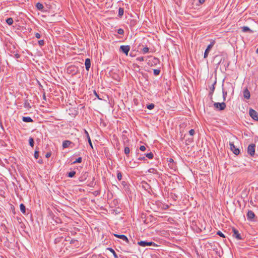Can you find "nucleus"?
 <instances>
[{"label": "nucleus", "mask_w": 258, "mask_h": 258, "mask_svg": "<svg viewBox=\"0 0 258 258\" xmlns=\"http://www.w3.org/2000/svg\"><path fill=\"white\" fill-rule=\"evenodd\" d=\"M215 43V41L214 40H211L210 44L207 46V48L206 49L204 54V58H206L208 57L209 52L212 49V48L213 47Z\"/></svg>", "instance_id": "obj_1"}, {"label": "nucleus", "mask_w": 258, "mask_h": 258, "mask_svg": "<svg viewBox=\"0 0 258 258\" xmlns=\"http://www.w3.org/2000/svg\"><path fill=\"white\" fill-rule=\"evenodd\" d=\"M138 244L142 247H146L147 246H157L154 242L152 241H140L138 242Z\"/></svg>", "instance_id": "obj_2"}, {"label": "nucleus", "mask_w": 258, "mask_h": 258, "mask_svg": "<svg viewBox=\"0 0 258 258\" xmlns=\"http://www.w3.org/2000/svg\"><path fill=\"white\" fill-rule=\"evenodd\" d=\"M255 145L253 144H250L247 148V153L251 157H253L255 154Z\"/></svg>", "instance_id": "obj_3"}, {"label": "nucleus", "mask_w": 258, "mask_h": 258, "mask_svg": "<svg viewBox=\"0 0 258 258\" xmlns=\"http://www.w3.org/2000/svg\"><path fill=\"white\" fill-rule=\"evenodd\" d=\"M232 231L233 237H235L237 240H242L243 239L240 233H239V231L236 229L233 228Z\"/></svg>", "instance_id": "obj_4"}, {"label": "nucleus", "mask_w": 258, "mask_h": 258, "mask_svg": "<svg viewBox=\"0 0 258 258\" xmlns=\"http://www.w3.org/2000/svg\"><path fill=\"white\" fill-rule=\"evenodd\" d=\"M250 116L254 120L258 121V113L252 108H250L249 111Z\"/></svg>", "instance_id": "obj_5"}, {"label": "nucleus", "mask_w": 258, "mask_h": 258, "mask_svg": "<svg viewBox=\"0 0 258 258\" xmlns=\"http://www.w3.org/2000/svg\"><path fill=\"white\" fill-rule=\"evenodd\" d=\"M214 106L215 108L218 109L219 110H223L225 109L226 105L224 102H216L214 103Z\"/></svg>", "instance_id": "obj_6"}, {"label": "nucleus", "mask_w": 258, "mask_h": 258, "mask_svg": "<svg viewBox=\"0 0 258 258\" xmlns=\"http://www.w3.org/2000/svg\"><path fill=\"white\" fill-rule=\"evenodd\" d=\"M130 50V45H121L119 47V51L123 53H124L126 55H128V53Z\"/></svg>", "instance_id": "obj_7"}, {"label": "nucleus", "mask_w": 258, "mask_h": 258, "mask_svg": "<svg viewBox=\"0 0 258 258\" xmlns=\"http://www.w3.org/2000/svg\"><path fill=\"white\" fill-rule=\"evenodd\" d=\"M229 146H230V148L231 150L233 152V153L234 154H235L236 155H238L239 154L240 150H239V149L237 148L235 146V145L233 142H230Z\"/></svg>", "instance_id": "obj_8"}, {"label": "nucleus", "mask_w": 258, "mask_h": 258, "mask_svg": "<svg viewBox=\"0 0 258 258\" xmlns=\"http://www.w3.org/2000/svg\"><path fill=\"white\" fill-rule=\"evenodd\" d=\"M246 216L247 220L250 221H253L254 218L255 217L254 212L251 210L248 211Z\"/></svg>", "instance_id": "obj_9"}, {"label": "nucleus", "mask_w": 258, "mask_h": 258, "mask_svg": "<svg viewBox=\"0 0 258 258\" xmlns=\"http://www.w3.org/2000/svg\"><path fill=\"white\" fill-rule=\"evenodd\" d=\"M74 145V144L73 142H72L71 141H70L69 140H65L62 142V148L64 149V148H68L69 147L73 148Z\"/></svg>", "instance_id": "obj_10"}, {"label": "nucleus", "mask_w": 258, "mask_h": 258, "mask_svg": "<svg viewBox=\"0 0 258 258\" xmlns=\"http://www.w3.org/2000/svg\"><path fill=\"white\" fill-rule=\"evenodd\" d=\"M36 7L38 10L43 12H46V10L45 9L43 4L41 3H37L36 5Z\"/></svg>", "instance_id": "obj_11"}, {"label": "nucleus", "mask_w": 258, "mask_h": 258, "mask_svg": "<svg viewBox=\"0 0 258 258\" xmlns=\"http://www.w3.org/2000/svg\"><path fill=\"white\" fill-rule=\"evenodd\" d=\"M114 236L116 237H117L118 238L122 239L123 241H125L127 243L129 242V240H128L127 237L124 235L114 234Z\"/></svg>", "instance_id": "obj_12"}, {"label": "nucleus", "mask_w": 258, "mask_h": 258, "mask_svg": "<svg viewBox=\"0 0 258 258\" xmlns=\"http://www.w3.org/2000/svg\"><path fill=\"white\" fill-rule=\"evenodd\" d=\"M243 96L246 99H249L250 97V93L247 88H245L243 92Z\"/></svg>", "instance_id": "obj_13"}, {"label": "nucleus", "mask_w": 258, "mask_h": 258, "mask_svg": "<svg viewBox=\"0 0 258 258\" xmlns=\"http://www.w3.org/2000/svg\"><path fill=\"white\" fill-rule=\"evenodd\" d=\"M84 133H85V134L86 135V136L87 137V139L88 140V143H89V144L90 146L91 147V148L92 149H93V145H92V143L91 142V139H90V137L89 136L88 132L85 129H84Z\"/></svg>", "instance_id": "obj_14"}, {"label": "nucleus", "mask_w": 258, "mask_h": 258, "mask_svg": "<svg viewBox=\"0 0 258 258\" xmlns=\"http://www.w3.org/2000/svg\"><path fill=\"white\" fill-rule=\"evenodd\" d=\"M85 68L87 71H89L91 66V60L90 58H86L85 62Z\"/></svg>", "instance_id": "obj_15"}, {"label": "nucleus", "mask_w": 258, "mask_h": 258, "mask_svg": "<svg viewBox=\"0 0 258 258\" xmlns=\"http://www.w3.org/2000/svg\"><path fill=\"white\" fill-rule=\"evenodd\" d=\"M22 120L25 122H32L33 120L29 116H23L22 117Z\"/></svg>", "instance_id": "obj_16"}, {"label": "nucleus", "mask_w": 258, "mask_h": 258, "mask_svg": "<svg viewBox=\"0 0 258 258\" xmlns=\"http://www.w3.org/2000/svg\"><path fill=\"white\" fill-rule=\"evenodd\" d=\"M241 29L243 32H249L250 33H253V31L250 29L247 26H243L241 27Z\"/></svg>", "instance_id": "obj_17"}, {"label": "nucleus", "mask_w": 258, "mask_h": 258, "mask_svg": "<svg viewBox=\"0 0 258 258\" xmlns=\"http://www.w3.org/2000/svg\"><path fill=\"white\" fill-rule=\"evenodd\" d=\"M130 153V149L128 146H125L124 148V153L125 154L126 157H129Z\"/></svg>", "instance_id": "obj_18"}, {"label": "nucleus", "mask_w": 258, "mask_h": 258, "mask_svg": "<svg viewBox=\"0 0 258 258\" xmlns=\"http://www.w3.org/2000/svg\"><path fill=\"white\" fill-rule=\"evenodd\" d=\"M139 17H137V19L131 20L130 22V26H135L136 25V24L137 23V22L138 21H139Z\"/></svg>", "instance_id": "obj_19"}, {"label": "nucleus", "mask_w": 258, "mask_h": 258, "mask_svg": "<svg viewBox=\"0 0 258 258\" xmlns=\"http://www.w3.org/2000/svg\"><path fill=\"white\" fill-rule=\"evenodd\" d=\"M107 249L109 250L112 253V254H113L114 258H118V257L117 254L116 253L115 251L111 247H108L107 248Z\"/></svg>", "instance_id": "obj_20"}, {"label": "nucleus", "mask_w": 258, "mask_h": 258, "mask_svg": "<svg viewBox=\"0 0 258 258\" xmlns=\"http://www.w3.org/2000/svg\"><path fill=\"white\" fill-rule=\"evenodd\" d=\"M20 208L21 212L23 214H25L26 213V207L24 205V204H21L20 205Z\"/></svg>", "instance_id": "obj_21"}, {"label": "nucleus", "mask_w": 258, "mask_h": 258, "mask_svg": "<svg viewBox=\"0 0 258 258\" xmlns=\"http://www.w3.org/2000/svg\"><path fill=\"white\" fill-rule=\"evenodd\" d=\"M29 144L31 147H33L34 145V140L32 137H30L29 139Z\"/></svg>", "instance_id": "obj_22"}, {"label": "nucleus", "mask_w": 258, "mask_h": 258, "mask_svg": "<svg viewBox=\"0 0 258 258\" xmlns=\"http://www.w3.org/2000/svg\"><path fill=\"white\" fill-rule=\"evenodd\" d=\"M24 107L28 109L31 108V106L27 100H25Z\"/></svg>", "instance_id": "obj_23"}, {"label": "nucleus", "mask_w": 258, "mask_h": 258, "mask_svg": "<svg viewBox=\"0 0 258 258\" xmlns=\"http://www.w3.org/2000/svg\"><path fill=\"white\" fill-rule=\"evenodd\" d=\"M149 173H153V174H158V171L154 168H150L148 171Z\"/></svg>", "instance_id": "obj_24"}, {"label": "nucleus", "mask_w": 258, "mask_h": 258, "mask_svg": "<svg viewBox=\"0 0 258 258\" xmlns=\"http://www.w3.org/2000/svg\"><path fill=\"white\" fill-rule=\"evenodd\" d=\"M6 21L9 25H11L13 23L14 20L12 17H9Z\"/></svg>", "instance_id": "obj_25"}, {"label": "nucleus", "mask_w": 258, "mask_h": 258, "mask_svg": "<svg viewBox=\"0 0 258 258\" xmlns=\"http://www.w3.org/2000/svg\"><path fill=\"white\" fill-rule=\"evenodd\" d=\"M121 184L125 189L128 188L129 185L127 182L125 181H122L121 182Z\"/></svg>", "instance_id": "obj_26"}, {"label": "nucleus", "mask_w": 258, "mask_h": 258, "mask_svg": "<svg viewBox=\"0 0 258 258\" xmlns=\"http://www.w3.org/2000/svg\"><path fill=\"white\" fill-rule=\"evenodd\" d=\"M145 155L146 156V157L150 159H152L154 158V154L152 152L145 154Z\"/></svg>", "instance_id": "obj_27"}, {"label": "nucleus", "mask_w": 258, "mask_h": 258, "mask_svg": "<svg viewBox=\"0 0 258 258\" xmlns=\"http://www.w3.org/2000/svg\"><path fill=\"white\" fill-rule=\"evenodd\" d=\"M37 149H38V148L36 147V149L34 152V158L35 159H38L39 156V151Z\"/></svg>", "instance_id": "obj_28"}, {"label": "nucleus", "mask_w": 258, "mask_h": 258, "mask_svg": "<svg viewBox=\"0 0 258 258\" xmlns=\"http://www.w3.org/2000/svg\"><path fill=\"white\" fill-rule=\"evenodd\" d=\"M117 178L119 181L121 180L122 179V173L119 170L117 171Z\"/></svg>", "instance_id": "obj_29"}, {"label": "nucleus", "mask_w": 258, "mask_h": 258, "mask_svg": "<svg viewBox=\"0 0 258 258\" xmlns=\"http://www.w3.org/2000/svg\"><path fill=\"white\" fill-rule=\"evenodd\" d=\"M168 166L171 169H172L174 170H176V164L174 163V162H173V163H168Z\"/></svg>", "instance_id": "obj_30"}, {"label": "nucleus", "mask_w": 258, "mask_h": 258, "mask_svg": "<svg viewBox=\"0 0 258 258\" xmlns=\"http://www.w3.org/2000/svg\"><path fill=\"white\" fill-rule=\"evenodd\" d=\"M76 174V172L75 171H72L68 173V177H73Z\"/></svg>", "instance_id": "obj_31"}, {"label": "nucleus", "mask_w": 258, "mask_h": 258, "mask_svg": "<svg viewBox=\"0 0 258 258\" xmlns=\"http://www.w3.org/2000/svg\"><path fill=\"white\" fill-rule=\"evenodd\" d=\"M130 163L132 165L131 166L132 168H135V167H137L139 164V163L138 162H136V161H134L133 162V163H132V161H131Z\"/></svg>", "instance_id": "obj_32"}, {"label": "nucleus", "mask_w": 258, "mask_h": 258, "mask_svg": "<svg viewBox=\"0 0 258 258\" xmlns=\"http://www.w3.org/2000/svg\"><path fill=\"white\" fill-rule=\"evenodd\" d=\"M124 14V9L119 8L118 9V16H122Z\"/></svg>", "instance_id": "obj_33"}, {"label": "nucleus", "mask_w": 258, "mask_h": 258, "mask_svg": "<svg viewBox=\"0 0 258 258\" xmlns=\"http://www.w3.org/2000/svg\"><path fill=\"white\" fill-rule=\"evenodd\" d=\"M160 72H161V70L160 69H154L153 70V72H154V75L155 76H158L160 74Z\"/></svg>", "instance_id": "obj_34"}, {"label": "nucleus", "mask_w": 258, "mask_h": 258, "mask_svg": "<svg viewBox=\"0 0 258 258\" xmlns=\"http://www.w3.org/2000/svg\"><path fill=\"white\" fill-rule=\"evenodd\" d=\"M155 107V105L153 103H151L147 105V108L149 110L153 109Z\"/></svg>", "instance_id": "obj_35"}, {"label": "nucleus", "mask_w": 258, "mask_h": 258, "mask_svg": "<svg viewBox=\"0 0 258 258\" xmlns=\"http://www.w3.org/2000/svg\"><path fill=\"white\" fill-rule=\"evenodd\" d=\"M82 161V157H79L78 158H77L75 161H74L73 162V164H76V163H81Z\"/></svg>", "instance_id": "obj_36"}, {"label": "nucleus", "mask_w": 258, "mask_h": 258, "mask_svg": "<svg viewBox=\"0 0 258 258\" xmlns=\"http://www.w3.org/2000/svg\"><path fill=\"white\" fill-rule=\"evenodd\" d=\"M117 32L118 34H119L120 35H123L124 33V30L122 29L119 28V29L117 30Z\"/></svg>", "instance_id": "obj_37"}, {"label": "nucleus", "mask_w": 258, "mask_h": 258, "mask_svg": "<svg viewBox=\"0 0 258 258\" xmlns=\"http://www.w3.org/2000/svg\"><path fill=\"white\" fill-rule=\"evenodd\" d=\"M142 52L145 54L149 52V48L148 47H145L142 49Z\"/></svg>", "instance_id": "obj_38"}, {"label": "nucleus", "mask_w": 258, "mask_h": 258, "mask_svg": "<svg viewBox=\"0 0 258 258\" xmlns=\"http://www.w3.org/2000/svg\"><path fill=\"white\" fill-rule=\"evenodd\" d=\"M222 93H223V97L224 100H225L226 96L227 95V92L225 91V90L224 89H223Z\"/></svg>", "instance_id": "obj_39"}, {"label": "nucleus", "mask_w": 258, "mask_h": 258, "mask_svg": "<svg viewBox=\"0 0 258 258\" xmlns=\"http://www.w3.org/2000/svg\"><path fill=\"white\" fill-rule=\"evenodd\" d=\"M129 141H130L129 139L126 137H124L123 138V145H126V143H128Z\"/></svg>", "instance_id": "obj_40"}, {"label": "nucleus", "mask_w": 258, "mask_h": 258, "mask_svg": "<svg viewBox=\"0 0 258 258\" xmlns=\"http://www.w3.org/2000/svg\"><path fill=\"white\" fill-rule=\"evenodd\" d=\"M76 243H78V241L77 240L75 239H71V240H70V243L71 244H75V245H77Z\"/></svg>", "instance_id": "obj_41"}, {"label": "nucleus", "mask_w": 258, "mask_h": 258, "mask_svg": "<svg viewBox=\"0 0 258 258\" xmlns=\"http://www.w3.org/2000/svg\"><path fill=\"white\" fill-rule=\"evenodd\" d=\"M71 111H72V114L74 116H76L78 114V111L75 109H73Z\"/></svg>", "instance_id": "obj_42"}, {"label": "nucleus", "mask_w": 258, "mask_h": 258, "mask_svg": "<svg viewBox=\"0 0 258 258\" xmlns=\"http://www.w3.org/2000/svg\"><path fill=\"white\" fill-rule=\"evenodd\" d=\"M38 43L40 46H42L44 45V41L43 40H39Z\"/></svg>", "instance_id": "obj_43"}, {"label": "nucleus", "mask_w": 258, "mask_h": 258, "mask_svg": "<svg viewBox=\"0 0 258 258\" xmlns=\"http://www.w3.org/2000/svg\"><path fill=\"white\" fill-rule=\"evenodd\" d=\"M217 234L221 237H225L224 234L220 231H218L217 232Z\"/></svg>", "instance_id": "obj_44"}, {"label": "nucleus", "mask_w": 258, "mask_h": 258, "mask_svg": "<svg viewBox=\"0 0 258 258\" xmlns=\"http://www.w3.org/2000/svg\"><path fill=\"white\" fill-rule=\"evenodd\" d=\"M11 52H13V53H14V55H15V58H20V55L19 53H15V51H11Z\"/></svg>", "instance_id": "obj_45"}, {"label": "nucleus", "mask_w": 258, "mask_h": 258, "mask_svg": "<svg viewBox=\"0 0 258 258\" xmlns=\"http://www.w3.org/2000/svg\"><path fill=\"white\" fill-rule=\"evenodd\" d=\"M136 60L137 61H144V57H143V56H141V57H138L136 58Z\"/></svg>", "instance_id": "obj_46"}, {"label": "nucleus", "mask_w": 258, "mask_h": 258, "mask_svg": "<svg viewBox=\"0 0 258 258\" xmlns=\"http://www.w3.org/2000/svg\"><path fill=\"white\" fill-rule=\"evenodd\" d=\"M140 150L142 151H145L146 150V148L145 146H141Z\"/></svg>", "instance_id": "obj_47"}, {"label": "nucleus", "mask_w": 258, "mask_h": 258, "mask_svg": "<svg viewBox=\"0 0 258 258\" xmlns=\"http://www.w3.org/2000/svg\"><path fill=\"white\" fill-rule=\"evenodd\" d=\"M195 130L194 129H191L189 131V134L191 136H193L195 134Z\"/></svg>", "instance_id": "obj_48"}, {"label": "nucleus", "mask_w": 258, "mask_h": 258, "mask_svg": "<svg viewBox=\"0 0 258 258\" xmlns=\"http://www.w3.org/2000/svg\"><path fill=\"white\" fill-rule=\"evenodd\" d=\"M138 160H146V159L145 158V156H140L138 158Z\"/></svg>", "instance_id": "obj_49"}, {"label": "nucleus", "mask_w": 258, "mask_h": 258, "mask_svg": "<svg viewBox=\"0 0 258 258\" xmlns=\"http://www.w3.org/2000/svg\"><path fill=\"white\" fill-rule=\"evenodd\" d=\"M51 155V152H47L46 155H45V157L46 158H49Z\"/></svg>", "instance_id": "obj_50"}, {"label": "nucleus", "mask_w": 258, "mask_h": 258, "mask_svg": "<svg viewBox=\"0 0 258 258\" xmlns=\"http://www.w3.org/2000/svg\"><path fill=\"white\" fill-rule=\"evenodd\" d=\"M94 185H95V183H94V181L93 180L92 181H91L89 184H88V186H89L90 187H94Z\"/></svg>", "instance_id": "obj_51"}, {"label": "nucleus", "mask_w": 258, "mask_h": 258, "mask_svg": "<svg viewBox=\"0 0 258 258\" xmlns=\"http://www.w3.org/2000/svg\"><path fill=\"white\" fill-rule=\"evenodd\" d=\"M35 36L36 38H37L38 39H39L41 37V35L39 33H36L35 34Z\"/></svg>", "instance_id": "obj_52"}, {"label": "nucleus", "mask_w": 258, "mask_h": 258, "mask_svg": "<svg viewBox=\"0 0 258 258\" xmlns=\"http://www.w3.org/2000/svg\"><path fill=\"white\" fill-rule=\"evenodd\" d=\"M62 238V237L55 238L54 240L55 243H57L59 242L60 241V239Z\"/></svg>", "instance_id": "obj_53"}, {"label": "nucleus", "mask_w": 258, "mask_h": 258, "mask_svg": "<svg viewBox=\"0 0 258 258\" xmlns=\"http://www.w3.org/2000/svg\"><path fill=\"white\" fill-rule=\"evenodd\" d=\"M15 21H16L17 22H18V25H21V24H22V20H21V22H20V21L19 19H15Z\"/></svg>", "instance_id": "obj_54"}, {"label": "nucleus", "mask_w": 258, "mask_h": 258, "mask_svg": "<svg viewBox=\"0 0 258 258\" xmlns=\"http://www.w3.org/2000/svg\"><path fill=\"white\" fill-rule=\"evenodd\" d=\"M216 84V82L214 83V84H213V85H212V87H210V90H211L212 92H213V91H214V89H215L214 84Z\"/></svg>", "instance_id": "obj_55"}, {"label": "nucleus", "mask_w": 258, "mask_h": 258, "mask_svg": "<svg viewBox=\"0 0 258 258\" xmlns=\"http://www.w3.org/2000/svg\"><path fill=\"white\" fill-rule=\"evenodd\" d=\"M154 61H153L155 63H156L157 62H159V59L157 58H155L154 57Z\"/></svg>", "instance_id": "obj_56"}, {"label": "nucleus", "mask_w": 258, "mask_h": 258, "mask_svg": "<svg viewBox=\"0 0 258 258\" xmlns=\"http://www.w3.org/2000/svg\"><path fill=\"white\" fill-rule=\"evenodd\" d=\"M169 163H173V162H174V160L172 158H169L168 160Z\"/></svg>", "instance_id": "obj_57"}, {"label": "nucleus", "mask_w": 258, "mask_h": 258, "mask_svg": "<svg viewBox=\"0 0 258 258\" xmlns=\"http://www.w3.org/2000/svg\"><path fill=\"white\" fill-rule=\"evenodd\" d=\"M133 66H134V69H139V68H140L139 66L137 64H134Z\"/></svg>", "instance_id": "obj_58"}, {"label": "nucleus", "mask_w": 258, "mask_h": 258, "mask_svg": "<svg viewBox=\"0 0 258 258\" xmlns=\"http://www.w3.org/2000/svg\"><path fill=\"white\" fill-rule=\"evenodd\" d=\"M11 208H12V211H13V213L14 215L16 214V212H15V208L14 206H12L11 207Z\"/></svg>", "instance_id": "obj_59"}, {"label": "nucleus", "mask_w": 258, "mask_h": 258, "mask_svg": "<svg viewBox=\"0 0 258 258\" xmlns=\"http://www.w3.org/2000/svg\"><path fill=\"white\" fill-rule=\"evenodd\" d=\"M72 238L70 237H68L65 239V240L67 241H69L70 242V240Z\"/></svg>", "instance_id": "obj_60"}, {"label": "nucleus", "mask_w": 258, "mask_h": 258, "mask_svg": "<svg viewBox=\"0 0 258 258\" xmlns=\"http://www.w3.org/2000/svg\"><path fill=\"white\" fill-rule=\"evenodd\" d=\"M174 2L177 4L178 5L179 3H180V2H181L182 0H174Z\"/></svg>", "instance_id": "obj_61"}, {"label": "nucleus", "mask_w": 258, "mask_h": 258, "mask_svg": "<svg viewBox=\"0 0 258 258\" xmlns=\"http://www.w3.org/2000/svg\"><path fill=\"white\" fill-rule=\"evenodd\" d=\"M43 99L45 100H46V98L45 96V93H44L43 94Z\"/></svg>", "instance_id": "obj_62"}, {"label": "nucleus", "mask_w": 258, "mask_h": 258, "mask_svg": "<svg viewBox=\"0 0 258 258\" xmlns=\"http://www.w3.org/2000/svg\"><path fill=\"white\" fill-rule=\"evenodd\" d=\"M205 0H199V3H201V4L204 3L205 2Z\"/></svg>", "instance_id": "obj_63"}, {"label": "nucleus", "mask_w": 258, "mask_h": 258, "mask_svg": "<svg viewBox=\"0 0 258 258\" xmlns=\"http://www.w3.org/2000/svg\"><path fill=\"white\" fill-rule=\"evenodd\" d=\"M94 94L95 95V96H96L97 97H98V98H99V96H98V95L97 94V93H96V92L95 91H94Z\"/></svg>", "instance_id": "obj_64"}]
</instances>
